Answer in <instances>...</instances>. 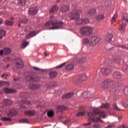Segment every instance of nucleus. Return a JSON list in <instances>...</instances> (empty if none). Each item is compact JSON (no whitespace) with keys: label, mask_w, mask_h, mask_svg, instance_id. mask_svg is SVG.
<instances>
[{"label":"nucleus","mask_w":128,"mask_h":128,"mask_svg":"<svg viewBox=\"0 0 128 128\" xmlns=\"http://www.w3.org/2000/svg\"><path fill=\"white\" fill-rule=\"evenodd\" d=\"M88 122H98L104 121L100 120V118H106V112L104 111H102L100 110V108H94L93 110V113L88 112Z\"/></svg>","instance_id":"f257e3e1"},{"label":"nucleus","mask_w":128,"mask_h":128,"mask_svg":"<svg viewBox=\"0 0 128 128\" xmlns=\"http://www.w3.org/2000/svg\"><path fill=\"white\" fill-rule=\"evenodd\" d=\"M46 26H52V27L50 28V30H58L62 28L64 26V23L60 22H58L56 20H51L47 22L46 24Z\"/></svg>","instance_id":"f03ea898"},{"label":"nucleus","mask_w":128,"mask_h":128,"mask_svg":"<svg viewBox=\"0 0 128 128\" xmlns=\"http://www.w3.org/2000/svg\"><path fill=\"white\" fill-rule=\"evenodd\" d=\"M82 12V10L76 11L75 12L71 14L70 15V20H76V24H83L82 20H80V14Z\"/></svg>","instance_id":"7ed1b4c3"},{"label":"nucleus","mask_w":128,"mask_h":128,"mask_svg":"<svg viewBox=\"0 0 128 128\" xmlns=\"http://www.w3.org/2000/svg\"><path fill=\"white\" fill-rule=\"evenodd\" d=\"M93 32L92 28L88 26H84L80 30V33L82 36H90Z\"/></svg>","instance_id":"20e7f679"},{"label":"nucleus","mask_w":128,"mask_h":128,"mask_svg":"<svg viewBox=\"0 0 128 128\" xmlns=\"http://www.w3.org/2000/svg\"><path fill=\"white\" fill-rule=\"evenodd\" d=\"M90 44V46H96V44L100 42V38L96 36H91L89 39Z\"/></svg>","instance_id":"39448f33"},{"label":"nucleus","mask_w":128,"mask_h":128,"mask_svg":"<svg viewBox=\"0 0 128 128\" xmlns=\"http://www.w3.org/2000/svg\"><path fill=\"white\" fill-rule=\"evenodd\" d=\"M113 84L114 80L110 79H106L102 84V86L104 88H108L110 86H111V84Z\"/></svg>","instance_id":"423d86ee"},{"label":"nucleus","mask_w":128,"mask_h":128,"mask_svg":"<svg viewBox=\"0 0 128 128\" xmlns=\"http://www.w3.org/2000/svg\"><path fill=\"white\" fill-rule=\"evenodd\" d=\"M14 64L18 68H22L24 66L22 60L20 58H17L14 60Z\"/></svg>","instance_id":"0eeeda50"},{"label":"nucleus","mask_w":128,"mask_h":128,"mask_svg":"<svg viewBox=\"0 0 128 128\" xmlns=\"http://www.w3.org/2000/svg\"><path fill=\"white\" fill-rule=\"evenodd\" d=\"M25 76L27 82H38V80H35L34 78H32L28 72L25 74Z\"/></svg>","instance_id":"6e6552de"},{"label":"nucleus","mask_w":128,"mask_h":128,"mask_svg":"<svg viewBox=\"0 0 128 128\" xmlns=\"http://www.w3.org/2000/svg\"><path fill=\"white\" fill-rule=\"evenodd\" d=\"M100 72L102 74H104V76L110 74L112 72V70L108 68H102L100 69Z\"/></svg>","instance_id":"1a4fd4ad"},{"label":"nucleus","mask_w":128,"mask_h":128,"mask_svg":"<svg viewBox=\"0 0 128 128\" xmlns=\"http://www.w3.org/2000/svg\"><path fill=\"white\" fill-rule=\"evenodd\" d=\"M38 8H32L29 10V14H31V16H34V14H38Z\"/></svg>","instance_id":"9d476101"},{"label":"nucleus","mask_w":128,"mask_h":128,"mask_svg":"<svg viewBox=\"0 0 128 128\" xmlns=\"http://www.w3.org/2000/svg\"><path fill=\"white\" fill-rule=\"evenodd\" d=\"M122 77V74L118 72H116L112 74V78L116 80L118 78H120Z\"/></svg>","instance_id":"9b49d317"},{"label":"nucleus","mask_w":128,"mask_h":128,"mask_svg":"<svg viewBox=\"0 0 128 128\" xmlns=\"http://www.w3.org/2000/svg\"><path fill=\"white\" fill-rule=\"evenodd\" d=\"M114 35L110 33L107 34L106 36L105 40L108 42H112Z\"/></svg>","instance_id":"f8f14e48"},{"label":"nucleus","mask_w":128,"mask_h":128,"mask_svg":"<svg viewBox=\"0 0 128 128\" xmlns=\"http://www.w3.org/2000/svg\"><path fill=\"white\" fill-rule=\"evenodd\" d=\"M86 77V76L85 74H82L80 75V76H78V82L80 84L84 80H85Z\"/></svg>","instance_id":"ddd939ff"},{"label":"nucleus","mask_w":128,"mask_h":128,"mask_svg":"<svg viewBox=\"0 0 128 128\" xmlns=\"http://www.w3.org/2000/svg\"><path fill=\"white\" fill-rule=\"evenodd\" d=\"M4 92L6 94H15L16 90L10 89L8 88H4Z\"/></svg>","instance_id":"4468645a"},{"label":"nucleus","mask_w":128,"mask_h":128,"mask_svg":"<svg viewBox=\"0 0 128 128\" xmlns=\"http://www.w3.org/2000/svg\"><path fill=\"white\" fill-rule=\"evenodd\" d=\"M24 114H26V116H34L36 114V110L26 111L24 112Z\"/></svg>","instance_id":"2eb2a0df"},{"label":"nucleus","mask_w":128,"mask_h":128,"mask_svg":"<svg viewBox=\"0 0 128 128\" xmlns=\"http://www.w3.org/2000/svg\"><path fill=\"white\" fill-rule=\"evenodd\" d=\"M74 96V92L68 93L62 97V98H70Z\"/></svg>","instance_id":"dca6fc26"},{"label":"nucleus","mask_w":128,"mask_h":128,"mask_svg":"<svg viewBox=\"0 0 128 128\" xmlns=\"http://www.w3.org/2000/svg\"><path fill=\"white\" fill-rule=\"evenodd\" d=\"M36 34L34 32H30L29 34H28L26 36V38H32V36H36Z\"/></svg>","instance_id":"f3484780"},{"label":"nucleus","mask_w":128,"mask_h":128,"mask_svg":"<svg viewBox=\"0 0 128 128\" xmlns=\"http://www.w3.org/2000/svg\"><path fill=\"white\" fill-rule=\"evenodd\" d=\"M58 6H54L52 7V9L50 10V12L52 14H54L58 12Z\"/></svg>","instance_id":"a211bd4d"},{"label":"nucleus","mask_w":128,"mask_h":128,"mask_svg":"<svg viewBox=\"0 0 128 128\" xmlns=\"http://www.w3.org/2000/svg\"><path fill=\"white\" fill-rule=\"evenodd\" d=\"M56 71H51L50 72V78H56Z\"/></svg>","instance_id":"6ab92c4d"},{"label":"nucleus","mask_w":128,"mask_h":128,"mask_svg":"<svg viewBox=\"0 0 128 128\" xmlns=\"http://www.w3.org/2000/svg\"><path fill=\"white\" fill-rule=\"evenodd\" d=\"M74 68V64H69L66 66V70H72Z\"/></svg>","instance_id":"aec40b11"},{"label":"nucleus","mask_w":128,"mask_h":128,"mask_svg":"<svg viewBox=\"0 0 128 128\" xmlns=\"http://www.w3.org/2000/svg\"><path fill=\"white\" fill-rule=\"evenodd\" d=\"M40 88V84H33L30 85V88L32 90H38Z\"/></svg>","instance_id":"412c9836"},{"label":"nucleus","mask_w":128,"mask_h":128,"mask_svg":"<svg viewBox=\"0 0 128 128\" xmlns=\"http://www.w3.org/2000/svg\"><path fill=\"white\" fill-rule=\"evenodd\" d=\"M96 14V10L94 8L90 10L88 12V14L92 16V14Z\"/></svg>","instance_id":"4be33fe9"},{"label":"nucleus","mask_w":128,"mask_h":128,"mask_svg":"<svg viewBox=\"0 0 128 128\" xmlns=\"http://www.w3.org/2000/svg\"><path fill=\"white\" fill-rule=\"evenodd\" d=\"M112 92L114 94H118V93L120 92L118 87H113L112 88Z\"/></svg>","instance_id":"5701e85b"},{"label":"nucleus","mask_w":128,"mask_h":128,"mask_svg":"<svg viewBox=\"0 0 128 128\" xmlns=\"http://www.w3.org/2000/svg\"><path fill=\"white\" fill-rule=\"evenodd\" d=\"M47 114H48V118H52V116H54V112L52 110H49Z\"/></svg>","instance_id":"b1692460"},{"label":"nucleus","mask_w":128,"mask_h":128,"mask_svg":"<svg viewBox=\"0 0 128 128\" xmlns=\"http://www.w3.org/2000/svg\"><path fill=\"white\" fill-rule=\"evenodd\" d=\"M6 31L4 30H0V38L2 40L4 36L6 34Z\"/></svg>","instance_id":"393cba45"},{"label":"nucleus","mask_w":128,"mask_h":128,"mask_svg":"<svg viewBox=\"0 0 128 128\" xmlns=\"http://www.w3.org/2000/svg\"><path fill=\"white\" fill-rule=\"evenodd\" d=\"M5 24H6V26H13L14 25V22H12V20H6L5 22Z\"/></svg>","instance_id":"a878e982"},{"label":"nucleus","mask_w":128,"mask_h":128,"mask_svg":"<svg viewBox=\"0 0 128 128\" xmlns=\"http://www.w3.org/2000/svg\"><path fill=\"white\" fill-rule=\"evenodd\" d=\"M4 102L5 104H12V100H10L4 99Z\"/></svg>","instance_id":"bb28decb"},{"label":"nucleus","mask_w":128,"mask_h":128,"mask_svg":"<svg viewBox=\"0 0 128 128\" xmlns=\"http://www.w3.org/2000/svg\"><path fill=\"white\" fill-rule=\"evenodd\" d=\"M100 108H110V104L108 103L103 104H102Z\"/></svg>","instance_id":"cd10ccee"},{"label":"nucleus","mask_w":128,"mask_h":128,"mask_svg":"<svg viewBox=\"0 0 128 128\" xmlns=\"http://www.w3.org/2000/svg\"><path fill=\"white\" fill-rule=\"evenodd\" d=\"M12 50L8 48H4V54H10Z\"/></svg>","instance_id":"c85d7f7f"},{"label":"nucleus","mask_w":128,"mask_h":128,"mask_svg":"<svg viewBox=\"0 0 128 128\" xmlns=\"http://www.w3.org/2000/svg\"><path fill=\"white\" fill-rule=\"evenodd\" d=\"M26 2V0H19L18 4L20 6H25Z\"/></svg>","instance_id":"c756f323"},{"label":"nucleus","mask_w":128,"mask_h":128,"mask_svg":"<svg viewBox=\"0 0 128 128\" xmlns=\"http://www.w3.org/2000/svg\"><path fill=\"white\" fill-rule=\"evenodd\" d=\"M116 18H118V13H116L113 17L112 18V24H114V22H116Z\"/></svg>","instance_id":"7c9ffc66"},{"label":"nucleus","mask_w":128,"mask_h":128,"mask_svg":"<svg viewBox=\"0 0 128 128\" xmlns=\"http://www.w3.org/2000/svg\"><path fill=\"white\" fill-rule=\"evenodd\" d=\"M68 8H70V6H66L63 8V9L61 8L60 11L64 12H66V10H68Z\"/></svg>","instance_id":"2f4dec72"},{"label":"nucleus","mask_w":128,"mask_h":128,"mask_svg":"<svg viewBox=\"0 0 128 128\" xmlns=\"http://www.w3.org/2000/svg\"><path fill=\"white\" fill-rule=\"evenodd\" d=\"M28 46V42H26V40L24 41L23 44L22 46V48H26Z\"/></svg>","instance_id":"473e14b6"},{"label":"nucleus","mask_w":128,"mask_h":128,"mask_svg":"<svg viewBox=\"0 0 128 128\" xmlns=\"http://www.w3.org/2000/svg\"><path fill=\"white\" fill-rule=\"evenodd\" d=\"M57 110H58V111H60V110H66V106H58L57 107Z\"/></svg>","instance_id":"72a5a7b5"},{"label":"nucleus","mask_w":128,"mask_h":128,"mask_svg":"<svg viewBox=\"0 0 128 128\" xmlns=\"http://www.w3.org/2000/svg\"><path fill=\"white\" fill-rule=\"evenodd\" d=\"M104 18V16L102 14L99 15L97 16V20H102Z\"/></svg>","instance_id":"f704fd0d"},{"label":"nucleus","mask_w":128,"mask_h":128,"mask_svg":"<svg viewBox=\"0 0 128 128\" xmlns=\"http://www.w3.org/2000/svg\"><path fill=\"white\" fill-rule=\"evenodd\" d=\"M28 19H26V20H20V23L18 24V26H20V24H26L28 22Z\"/></svg>","instance_id":"c9c22d12"},{"label":"nucleus","mask_w":128,"mask_h":128,"mask_svg":"<svg viewBox=\"0 0 128 128\" xmlns=\"http://www.w3.org/2000/svg\"><path fill=\"white\" fill-rule=\"evenodd\" d=\"M20 122H23L24 124H28V120L27 118H23L20 120Z\"/></svg>","instance_id":"e433bc0d"},{"label":"nucleus","mask_w":128,"mask_h":128,"mask_svg":"<svg viewBox=\"0 0 128 128\" xmlns=\"http://www.w3.org/2000/svg\"><path fill=\"white\" fill-rule=\"evenodd\" d=\"M82 22H83V24H90V20L88 19H82Z\"/></svg>","instance_id":"4c0bfd02"},{"label":"nucleus","mask_w":128,"mask_h":128,"mask_svg":"<svg viewBox=\"0 0 128 128\" xmlns=\"http://www.w3.org/2000/svg\"><path fill=\"white\" fill-rule=\"evenodd\" d=\"M2 120L3 122H10L12 120V119L10 118H6L4 117L2 118Z\"/></svg>","instance_id":"58836bf2"},{"label":"nucleus","mask_w":128,"mask_h":128,"mask_svg":"<svg viewBox=\"0 0 128 128\" xmlns=\"http://www.w3.org/2000/svg\"><path fill=\"white\" fill-rule=\"evenodd\" d=\"M84 44H90V39L85 38L83 40Z\"/></svg>","instance_id":"ea45409f"},{"label":"nucleus","mask_w":128,"mask_h":128,"mask_svg":"<svg viewBox=\"0 0 128 128\" xmlns=\"http://www.w3.org/2000/svg\"><path fill=\"white\" fill-rule=\"evenodd\" d=\"M8 84V82L0 81V86H6V84Z\"/></svg>","instance_id":"a19ab883"},{"label":"nucleus","mask_w":128,"mask_h":128,"mask_svg":"<svg viewBox=\"0 0 128 128\" xmlns=\"http://www.w3.org/2000/svg\"><path fill=\"white\" fill-rule=\"evenodd\" d=\"M84 112H79L76 114L77 116H84Z\"/></svg>","instance_id":"79ce46f5"},{"label":"nucleus","mask_w":128,"mask_h":128,"mask_svg":"<svg viewBox=\"0 0 128 128\" xmlns=\"http://www.w3.org/2000/svg\"><path fill=\"white\" fill-rule=\"evenodd\" d=\"M14 114H16V112H14V110H10L9 115L12 116Z\"/></svg>","instance_id":"37998d69"},{"label":"nucleus","mask_w":128,"mask_h":128,"mask_svg":"<svg viewBox=\"0 0 128 128\" xmlns=\"http://www.w3.org/2000/svg\"><path fill=\"white\" fill-rule=\"evenodd\" d=\"M122 104L124 106H128V100H124Z\"/></svg>","instance_id":"c03bdc74"},{"label":"nucleus","mask_w":128,"mask_h":128,"mask_svg":"<svg viewBox=\"0 0 128 128\" xmlns=\"http://www.w3.org/2000/svg\"><path fill=\"white\" fill-rule=\"evenodd\" d=\"M2 78H4L5 80H8V74H3L2 76Z\"/></svg>","instance_id":"a18cd8bd"},{"label":"nucleus","mask_w":128,"mask_h":128,"mask_svg":"<svg viewBox=\"0 0 128 128\" xmlns=\"http://www.w3.org/2000/svg\"><path fill=\"white\" fill-rule=\"evenodd\" d=\"M64 124H70V120L68 119L64 122Z\"/></svg>","instance_id":"49530a36"},{"label":"nucleus","mask_w":128,"mask_h":128,"mask_svg":"<svg viewBox=\"0 0 128 128\" xmlns=\"http://www.w3.org/2000/svg\"><path fill=\"white\" fill-rule=\"evenodd\" d=\"M113 106L114 108V110H120V108H118V106H116V103H114V104H113Z\"/></svg>","instance_id":"de8ad7c7"},{"label":"nucleus","mask_w":128,"mask_h":128,"mask_svg":"<svg viewBox=\"0 0 128 128\" xmlns=\"http://www.w3.org/2000/svg\"><path fill=\"white\" fill-rule=\"evenodd\" d=\"M124 92L126 96H128V87H126L124 89Z\"/></svg>","instance_id":"09e8293b"},{"label":"nucleus","mask_w":128,"mask_h":128,"mask_svg":"<svg viewBox=\"0 0 128 128\" xmlns=\"http://www.w3.org/2000/svg\"><path fill=\"white\" fill-rule=\"evenodd\" d=\"M86 60V58L83 57L80 60V62H84Z\"/></svg>","instance_id":"8fccbe9b"},{"label":"nucleus","mask_w":128,"mask_h":128,"mask_svg":"<svg viewBox=\"0 0 128 128\" xmlns=\"http://www.w3.org/2000/svg\"><path fill=\"white\" fill-rule=\"evenodd\" d=\"M22 102L24 104H30V102L28 100H22Z\"/></svg>","instance_id":"3c124183"},{"label":"nucleus","mask_w":128,"mask_h":128,"mask_svg":"<svg viewBox=\"0 0 128 128\" xmlns=\"http://www.w3.org/2000/svg\"><path fill=\"white\" fill-rule=\"evenodd\" d=\"M118 48H126V49H128V47H126L122 45H120L118 46Z\"/></svg>","instance_id":"603ef678"},{"label":"nucleus","mask_w":128,"mask_h":128,"mask_svg":"<svg viewBox=\"0 0 128 128\" xmlns=\"http://www.w3.org/2000/svg\"><path fill=\"white\" fill-rule=\"evenodd\" d=\"M66 64V63H63L62 64H61L59 66H57V68H62Z\"/></svg>","instance_id":"864d4df0"},{"label":"nucleus","mask_w":128,"mask_h":128,"mask_svg":"<svg viewBox=\"0 0 128 128\" xmlns=\"http://www.w3.org/2000/svg\"><path fill=\"white\" fill-rule=\"evenodd\" d=\"M100 126V124L93 125V128H99Z\"/></svg>","instance_id":"5fc2aeb1"},{"label":"nucleus","mask_w":128,"mask_h":128,"mask_svg":"<svg viewBox=\"0 0 128 128\" xmlns=\"http://www.w3.org/2000/svg\"><path fill=\"white\" fill-rule=\"evenodd\" d=\"M122 70H124V72H126V70H128V67L126 66H124Z\"/></svg>","instance_id":"6e6d98bb"},{"label":"nucleus","mask_w":128,"mask_h":128,"mask_svg":"<svg viewBox=\"0 0 128 128\" xmlns=\"http://www.w3.org/2000/svg\"><path fill=\"white\" fill-rule=\"evenodd\" d=\"M106 62L108 64H112V60H106Z\"/></svg>","instance_id":"4d7b16f0"},{"label":"nucleus","mask_w":128,"mask_h":128,"mask_svg":"<svg viewBox=\"0 0 128 128\" xmlns=\"http://www.w3.org/2000/svg\"><path fill=\"white\" fill-rule=\"evenodd\" d=\"M34 70H36V72H38V70H40V68H36V67H34Z\"/></svg>","instance_id":"13d9d810"},{"label":"nucleus","mask_w":128,"mask_h":128,"mask_svg":"<svg viewBox=\"0 0 128 128\" xmlns=\"http://www.w3.org/2000/svg\"><path fill=\"white\" fill-rule=\"evenodd\" d=\"M4 54V50H1L0 52V56H2Z\"/></svg>","instance_id":"bf43d9fd"},{"label":"nucleus","mask_w":128,"mask_h":128,"mask_svg":"<svg viewBox=\"0 0 128 128\" xmlns=\"http://www.w3.org/2000/svg\"><path fill=\"white\" fill-rule=\"evenodd\" d=\"M118 128H128V127H126L124 125L122 124Z\"/></svg>","instance_id":"052dcab7"},{"label":"nucleus","mask_w":128,"mask_h":128,"mask_svg":"<svg viewBox=\"0 0 128 128\" xmlns=\"http://www.w3.org/2000/svg\"><path fill=\"white\" fill-rule=\"evenodd\" d=\"M90 124H92V122H90L88 123L84 124L83 126H90Z\"/></svg>","instance_id":"680f3d73"},{"label":"nucleus","mask_w":128,"mask_h":128,"mask_svg":"<svg viewBox=\"0 0 128 128\" xmlns=\"http://www.w3.org/2000/svg\"><path fill=\"white\" fill-rule=\"evenodd\" d=\"M122 116H119L118 117V120H122Z\"/></svg>","instance_id":"e2e57ef3"},{"label":"nucleus","mask_w":128,"mask_h":128,"mask_svg":"<svg viewBox=\"0 0 128 128\" xmlns=\"http://www.w3.org/2000/svg\"><path fill=\"white\" fill-rule=\"evenodd\" d=\"M4 60H10V57H7V58H5Z\"/></svg>","instance_id":"0e129e2a"},{"label":"nucleus","mask_w":128,"mask_h":128,"mask_svg":"<svg viewBox=\"0 0 128 128\" xmlns=\"http://www.w3.org/2000/svg\"><path fill=\"white\" fill-rule=\"evenodd\" d=\"M112 128V126L109 125L107 127H106L105 128Z\"/></svg>","instance_id":"69168bd1"},{"label":"nucleus","mask_w":128,"mask_h":128,"mask_svg":"<svg viewBox=\"0 0 128 128\" xmlns=\"http://www.w3.org/2000/svg\"><path fill=\"white\" fill-rule=\"evenodd\" d=\"M20 108H26V106H24L21 105V106H20Z\"/></svg>","instance_id":"338daca9"},{"label":"nucleus","mask_w":128,"mask_h":128,"mask_svg":"<svg viewBox=\"0 0 128 128\" xmlns=\"http://www.w3.org/2000/svg\"><path fill=\"white\" fill-rule=\"evenodd\" d=\"M44 54L45 56H48V54L46 52L44 53Z\"/></svg>","instance_id":"774afa93"}]
</instances>
